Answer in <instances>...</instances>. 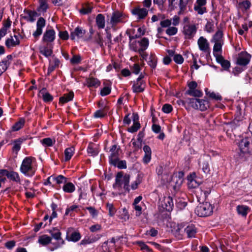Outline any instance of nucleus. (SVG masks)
<instances>
[{"instance_id": "f257e3e1", "label": "nucleus", "mask_w": 252, "mask_h": 252, "mask_svg": "<svg viewBox=\"0 0 252 252\" xmlns=\"http://www.w3.org/2000/svg\"><path fill=\"white\" fill-rule=\"evenodd\" d=\"M205 94L208 97H205L204 99H195L196 106H199V110H207L208 109H214L215 108L220 109H225V106H229L227 103H230V100H222V97L219 93L211 92L208 88L205 89Z\"/></svg>"}, {"instance_id": "f03ea898", "label": "nucleus", "mask_w": 252, "mask_h": 252, "mask_svg": "<svg viewBox=\"0 0 252 252\" xmlns=\"http://www.w3.org/2000/svg\"><path fill=\"white\" fill-rule=\"evenodd\" d=\"M32 157H27L23 160L20 170L27 177H32L35 173V168L32 165V161L35 160Z\"/></svg>"}, {"instance_id": "7ed1b4c3", "label": "nucleus", "mask_w": 252, "mask_h": 252, "mask_svg": "<svg viewBox=\"0 0 252 252\" xmlns=\"http://www.w3.org/2000/svg\"><path fill=\"white\" fill-rule=\"evenodd\" d=\"M213 210L212 205L208 202H205L196 208L195 213L199 217H205L211 215L213 213Z\"/></svg>"}, {"instance_id": "20e7f679", "label": "nucleus", "mask_w": 252, "mask_h": 252, "mask_svg": "<svg viewBox=\"0 0 252 252\" xmlns=\"http://www.w3.org/2000/svg\"><path fill=\"white\" fill-rule=\"evenodd\" d=\"M192 3L193 0H179L178 3L179 11L178 12V14H184L187 12L188 8L189 11H191Z\"/></svg>"}, {"instance_id": "39448f33", "label": "nucleus", "mask_w": 252, "mask_h": 252, "mask_svg": "<svg viewBox=\"0 0 252 252\" xmlns=\"http://www.w3.org/2000/svg\"><path fill=\"white\" fill-rule=\"evenodd\" d=\"M251 58V54L246 51H242L237 59L236 63L239 65L245 66L250 63Z\"/></svg>"}, {"instance_id": "423d86ee", "label": "nucleus", "mask_w": 252, "mask_h": 252, "mask_svg": "<svg viewBox=\"0 0 252 252\" xmlns=\"http://www.w3.org/2000/svg\"><path fill=\"white\" fill-rule=\"evenodd\" d=\"M120 148H117L116 145H113L110 151L111 152V155L109 157V160L110 164L116 166L117 162L119 158V152Z\"/></svg>"}, {"instance_id": "0eeeda50", "label": "nucleus", "mask_w": 252, "mask_h": 252, "mask_svg": "<svg viewBox=\"0 0 252 252\" xmlns=\"http://www.w3.org/2000/svg\"><path fill=\"white\" fill-rule=\"evenodd\" d=\"M197 31V28L194 24H187L184 26L183 32L185 36V39L192 38Z\"/></svg>"}, {"instance_id": "6e6552de", "label": "nucleus", "mask_w": 252, "mask_h": 252, "mask_svg": "<svg viewBox=\"0 0 252 252\" xmlns=\"http://www.w3.org/2000/svg\"><path fill=\"white\" fill-rule=\"evenodd\" d=\"M45 19L42 17H39L36 22V30L32 33V35L36 40H38L39 36L42 34L43 28L45 26Z\"/></svg>"}, {"instance_id": "1a4fd4ad", "label": "nucleus", "mask_w": 252, "mask_h": 252, "mask_svg": "<svg viewBox=\"0 0 252 252\" xmlns=\"http://www.w3.org/2000/svg\"><path fill=\"white\" fill-rule=\"evenodd\" d=\"M24 12L27 14V15H21V18L26 20L27 22L31 23H33L35 21L36 17H38L40 15V13H38L37 11L30 9H25Z\"/></svg>"}, {"instance_id": "9d476101", "label": "nucleus", "mask_w": 252, "mask_h": 252, "mask_svg": "<svg viewBox=\"0 0 252 252\" xmlns=\"http://www.w3.org/2000/svg\"><path fill=\"white\" fill-rule=\"evenodd\" d=\"M56 38V32L53 28L46 29L44 32L42 42L48 44V43H52L54 42Z\"/></svg>"}, {"instance_id": "9b49d317", "label": "nucleus", "mask_w": 252, "mask_h": 252, "mask_svg": "<svg viewBox=\"0 0 252 252\" xmlns=\"http://www.w3.org/2000/svg\"><path fill=\"white\" fill-rule=\"evenodd\" d=\"M131 13L133 15L137 16L138 20L145 19L148 14V10L145 8L135 7L131 10Z\"/></svg>"}, {"instance_id": "f8f14e48", "label": "nucleus", "mask_w": 252, "mask_h": 252, "mask_svg": "<svg viewBox=\"0 0 252 252\" xmlns=\"http://www.w3.org/2000/svg\"><path fill=\"white\" fill-rule=\"evenodd\" d=\"M81 238L80 233L73 230L72 228H69L66 233V239L69 241L77 242Z\"/></svg>"}, {"instance_id": "ddd939ff", "label": "nucleus", "mask_w": 252, "mask_h": 252, "mask_svg": "<svg viewBox=\"0 0 252 252\" xmlns=\"http://www.w3.org/2000/svg\"><path fill=\"white\" fill-rule=\"evenodd\" d=\"M53 44L48 43L45 46H40L39 47V52L46 58H48L52 56L53 53Z\"/></svg>"}, {"instance_id": "4468645a", "label": "nucleus", "mask_w": 252, "mask_h": 252, "mask_svg": "<svg viewBox=\"0 0 252 252\" xmlns=\"http://www.w3.org/2000/svg\"><path fill=\"white\" fill-rule=\"evenodd\" d=\"M86 31L84 30L82 27H77L75 28L74 31L70 32V37L72 40H74L77 37L78 39L83 37L86 34Z\"/></svg>"}, {"instance_id": "2eb2a0df", "label": "nucleus", "mask_w": 252, "mask_h": 252, "mask_svg": "<svg viewBox=\"0 0 252 252\" xmlns=\"http://www.w3.org/2000/svg\"><path fill=\"white\" fill-rule=\"evenodd\" d=\"M251 139L248 137L242 139L239 142V147L242 153H250V145Z\"/></svg>"}, {"instance_id": "dca6fc26", "label": "nucleus", "mask_w": 252, "mask_h": 252, "mask_svg": "<svg viewBox=\"0 0 252 252\" xmlns=\"http://www.w3.org/2000/svg\"><path fill=\"white\" fill-rule=\"evenodd\" d=\"M124 14L119 11H114L112 13L110 23L112 26L116 25L119 23L123 22Z\"/></svg>"}, {"instance_id": "f3484780", "label": "nucleus", "mask_w": 252, "mask_h": 252, "mask_svg": "<svg viewBox=\"0 0 252 252\" xmlns=\"http://www.w3.org/2000/svg\"><path fill=\"white\" fill-rule=\"evenodd\" d=\"M133 84L132 86V91L135 93H140L143 92L146 87V82L145 81H133Z\"/></svg>"}, {"instance_id": "a211bd4d", "label": "nucleus", "mask_w": 252, "mask_h": 252, "mask_svg": "<svg viewBox=\"0 0 252 252\" xmlns=\"http://www.w3.org/2000/svg\"><path fill=\"white\" fill-rule=\"evenodd\" d=\"M214 56L216 57L217 63L221 65L224 70H228L229 69L230 63L229 61L225 60L221 55L214 54Z\"/></svg>"}, {"instance_id": "6ab92c4d", "label": "nucleus", "mask_w": 252, "mask_h": 252, "mask_svg": "<svg viewBox=\"0 0 252 252\" xmlns=\"http://www.w3.org/2000/svg\"><path fill=\"white\" fill-rule=\"evenodd\" d=\"M197 43L199 48L201 51L204 52L208 51V53L210 54L209 44L205 38L203 36L200 37L198 40Z\"/></svg>"}, {"instance_id": "aec40b11", "label": "nucleus", "mask_w": 252, "mask_h": 252, "mask_svg": "<svg viewBox=\"0 0 252 252\" xmlns=\"http://www.w3.org/2000/svg\"><path fill=\"white\" fill-rule=\"evenodd\" d=\"M162 207L168 212H170L173 210L174 206L173 200L171 196L165 197L163 199Z\"/></svg>"}, {"instance_id": "412c9836", "label": "nucleus", "mask_w": 252, "mask_h": 252, "mask_svg": "<svg viewBox=\"0 0 252 252\" xmlns=\"http://www.w3.org/2000/svg\"><path fill=\"white\" fill-rule=\"evenodd\" d=\"M156 172L159 178L164 181H168V172L165 170V167L159 165L156 168Z\"/></svg>"}, {"instance_id": "4be33fe9", "label": "nucleus", "mask_w": 252, "mask_h": 252, "mask_svg": "<svg viewBox=\"0 0 252 252\" xmlns=\"http://www.w3.org/2000/svg\"><path fill=\"white\" fill-rule=\"evenodd\" d=\"M184 232L187 234L188 238H194L197 233V229L194 224H190L184 229Z\"/></svg>"}, {"instance_id": "5701e85b", "label": "nucleus", "mask_w": 252, "mask_h": 252, "mask_svg": "<svg viewBox=\"0 0 252 252\" xmlns=\"http://www.w3.org/2000/svg\"><path fill=\"white\" fill-rule=\"evenodd\" d=\"M86 85L88 88H97L100 85V81L96 78L90 77L86 79Z\"/></svg>"}, {"instance_id": "b1692460", "label": "nucleus", "mask_w": 252, "mask_h": 252, "mask_svg": "<svg viewBox=\"0 0 252 252\" xmlns=\"http://www.w3.org/2000/svg\"><path fill=\"white\" fill-rule=\"evenodd\" d=\"M74 97V93L72 91L68 93L64 94L63 96H61L59 98V104H63L73 99Z\"/></svg>"}, {"instance_id": "393cba45", "label": "nucleus", "mask_w": 252, "mask_h": 252, "mask_svg": "<svg viewBox=\"0 0 252 252\" xmlns=\"http://www.w3.org/2000/svg\"><path fill=\"white\" fill-rule=\"evenodd\" d=\"M25 122L24 118H19L17 122L12 126V131H17L22 128L25 125Z\"/></svg>"}, {"instance_id": "a878e982", "label": "nucleus", "mask_w": 252, "mask_h": 252, "mask_svg": "<svg viewBox=\"0 0 252 252\" xmlns=\"http://www.w3.org/2000/svg\"><path fill=\"white\" fill-rule=\"evenodd\" d=\"M25 140V138L21 137L13 140L12 151L13 152H15L16 154H17L18 152L20 151L21 149V145Z\"/></svg>"}, {"instance_id": "bb28decb", "label": "nucleus", "mask_w": 252, "mask_h": 252, "mask_svg": "<svg viewBox=\"0 0 252 252\" xmlns=\"http://www.w3.org/2000/svg\"><path fill=\"white\" fill-rule=\"evenodd\" d=\"M6 177L9 179L14 181L16 183H20L21 179L19 175V174L14 171H8L7 170Z\"/></svg>"}, {"instance_id": "cd10ccee", "label": "nucleus", "mask_w": 252, "mask_h": 252, "mask_svg": "<svg viewBox=\"0 0 252 252\" xmlns=\"http://www.w3.org/2000/svg\"><path fill=\"white\" fill-rule=\"evenodd\" d=\"M158 63V58L154 53H151L150 57L147 61L148 64L152 69H155Z\"/></svg>"}, {"instance_id": "c85d7f7f", "label": "nucleus", "mask_w": 252, "mask_h": 252, "mask_svg": "<svg viewBox=\"0 0 252 252\" xmlns=\"http://www.w3.org/2000/svg\"><path fill=\"white\" fill-rule=\"evenodd\" d=\"M38 2L39 5L36 8V11L39 12H46L49 8L47 0H39Z\"/></svg>"}, {"instance_id": "c756f323", "label": "nucleus", "mask_w": 252, "mask_h": 252, "mask_svg": "<svg viewBox=\"0 0 252 252\" xmlns=\"http://www.w3.org/2000/svg\"><path fill=\"white\" fill-rule=\"evenodd\" d=\"M195 176V173H193V174H190L189 176H188L189 188L194 189L199 186V183L197 182L196 180L194 178V177Z\"/></svg>"}, {"instance_id": "7c9ffc66", "label": "nucleus", "mask_w": 252, "mask_h": 252, "mask_svg": "<svg viewBox=\"0 0 252 252\" xmlns=\"http://www.w3.org/2000/svg\"><path fill=\"white\" fill-rule=\"evenodd\" d=\"M96 24L99 29H103L105 27V17L102 14H98L95 19Z\"/></svg>"}, {"instance_id": "2f4dec72", "label": "nucleus", "mask_w": 252, "mask_h": 252, "mask_svg": "<svg viewBox=\"0 0 252 252\" xmlns=\"http://www.w3.org/2000/svg\"><path fill=\"white\" fill-rule=\"evenodd\" d=\"M46 89L43 88L39 92L42 95L43 100L45 102H51L53 99V96L48 92H46Z\"/></svg>"}, {"instance_id": "473e14b6", "label": "nucleus", "mask_w": 252, "mask_h": 252, "mask_svg": "<svg viewBox=\"0 0 252 252\" xmlns=\"http://www.w3.org/2000/svg\"><path fill=\"white\" fill-rule=\"evenodd\" d=\"M237 212L239 215L246 217L248 214L249 207L245 205H238L237 206Z\"/></svg>"}, {"instance_id": "72a5a7b5", "label": "nucleus", "mask_w": 252, "mask_h": 252, "mask_svg": "<svg viewBox=\"0 0 252 252\" xmlns=\"http://www.w3.org/2000/svg\"><path fill=\"white\" fill-rule=\"evenodd\" d=\"M53 238L57 240H62V244H64V241L61 239V232L59 229L54 228L49 231Z\"/></svg>"}, {"instance_id": "f704fd0d", "label": "nucleus", "mask_w": 252, "mask_h": 252, "mask_svg": "<svg viewBox=\"0 0 252 252\" xmlns=\"http://www.w3.org/2000/svg\"><path fill=\"white\" fill-rule=\"evenodd\" d=\"M63 189L65 192L72 193L75 189V186L71 182H66L63 187Z\"/></svg>"}, {"instance_id": "c9c22d12", "label": "nucleus", "mask_w": 252, "mask_h": 252, "mask_svg": "<svg viewBox=\"0 0 252 252\" xmlns=\"http://www.w3.org/2000/svg\"><path fill=\"white\" fill-rule=\"evenodd\" d=\"M123 177V172H119L116 177L115 183L113 184V188H121L123 184V181H121V178Z\"/></svg>"}, {"instance_id": "e433bc0d", "label": "nucleus", "mask_w": 252, "mask_h": 252, "mask_svg": "<svg viewBox=\"0 0 252 252\" xmlns=\"http://www.w3.org/2000/svg\"><path fill=\"white\" fill-rule=\"evenodd\" d=\"M10 65V62L5 59L0 62V76L5 72Z\"/></svg>"}, {"instance_id": "4c0bfd02", "label": "nucleus", "mask_w": 252, "mask_h": 252, "mask_svg": "<svg viewBox=\"0 0 252 252\" xmlns=\"http://www.w3.org/2000/svg\"><path fill=\"white\" fill-rule=\"evenodd\" d=\"M123 184H124V189L129 192L130 190L129 189V180H130V175L127 174H126L124 176L123 175Z\"/></svg>"}, {"instance_id": "58836bf2", "label": "nucleus", "mask_w": 252, "mask_h": 252, "mask_svg": "<svg viewBox=\"0 0 252 252\" xmlns=\"http://www.w3.org/2000/svg\"><path fill=\"white\" fill-rule=\"evenodd\" d=\"M52 238L47 236V235H43L40 236L38 239V242L43 245L45 246L51 242Z\"/></svg>"}, {"instance_id": "ea45409f", "label": "nucleus", "mask_w": 252, "mask_h": 252, "mask_svg": "<svg viewBox=\"0 0 252 252\" xmlns=\"http://www.w3.org/2000/svg\"><path fill=\"white\" fill-rule=\"evenodd\" d=\"M74 147H71L66 148L64 151V160L65 161L69 160L74 152Z\"/></svg>"}, {"instance_id": "a19ab883", "label": "nucleus", "mask_w": 252, "mask_h": 252, "mask_svg": "<svg viewBox=\"0 0 252 252\" xmlns=\"http://www.w3.org/2000/svg\"><path fill=\"white\" fill-rule=\"evenodd\" d=\"M239 5L240 8H241L243 11H247L250 9L252 4L251 1L249 0H245L243 1L240 2Z\"/></svg>"}, {"instance_id": "79ce46f5", "label": "nucleus", "mask_w": 252, "mask_h": 252, "mask_svg": "<svg viewBox=\"0 0 252 252\" xmlns=\"http://www.w3.org/2000/svg\"><path fill=\"white\" fill-rule=\"evenodd\" d=\"M94 144L90 143L87 148V152L91 156H95L98 154L97 149L94 148Z\"/></svg>"}, {"instance_id": "37998d69", "label": "nucleus", "mask_w": 252, "mask_h": 252, "mask_svg": "<svg viewBox=\"0 0 252 252\" xmlns=\"http://www.w3.org/2000/svg\"><path fill=\"white\" fill-rule=\"evenodd\" d=\"M5 44L7 48H10L20 45V42H19L18 41H14L13 39V37L10 36V38H8L5 40Z\"/></svg>"}, {"instance_id": "c03bdc74", "label": "nucleus", "mask_w": 252, "mask_h": 252, "mask_svg": "<svg viewBox=\"0 0 252 252\" xmlns=\"http://www.w3.org/2000/svg\"><path fill=\"white\" fill-rule=\"evenodd\" d=\"M186 94L194 97H200L202 95L203 93L201 91L196 90H188L186 92Z\"/></svg>"}, {"instance_id": "a18cd8bd", "label": "nucleus", "mask_w": 252, "mask_h": 252, "mask_svg": "<svg viewBox=\"0 0 252 252\" xmlns=\"http://www.w3.org/2000/svg\"><path fill=\"white\" fill-rule=\"evenodd\" d=\"M187 205V202L182 198H178L176 200V206L178 209L180 210L184 209Z\"/></svg>"}, {"instance_id": "49530a36", "label": "nucleus", "mask_w": 252, "mask_h": 252, "mask_svg": "<svg viewBox=\"0 0 252 252\" xmlns=\"http://www.w3.org/2000/svg\"><path fill=\"white\" fill-rule=\"evenodd\" d=\"M52 180L53 181H56V183L58 184H60L62 183L65 184L67 182V178L63 175H60L57 177H53Z\"/></svg>"}, {"instance_id": "de8ad7c7", "label": "nucleus", "mask_w": 252, "mask_h": 252, "mask_svg": "<svg viewBox=\"0 0 252 252\" xmlns=\"http://www.w3.org/2000/svg\"><path fill=\"white\" fill-rule=\"evenodd\" d=\"M81 60L82 58L80 55H73L70 62L72 64H77L81 63Z\"/></svg>"}, {"instance_id": "09e8293b", "label": "nucleus", "mask_w": 252, "mask_h": 252, "mask_svg": "<svg viewBox=\"0 0 252 252\" xmlns=\"http://www.w3.org/2000/svg\"><path fill=\"white\" fill-rule=\"evenodd\" d=\"M245 115V111H236L234 115V121L239 122L242 121Z\"/></svg>"}, {"instance_id": "8fccbe9b", "label": "nucleus", "mask_w": 252, "mask_h": 252, "mask_svg": "<svg viewBox=\"0 0 252 252\" xmlns=\"http://www.w3.org/2000/svg\"><path fill=\"white\" fill-rule=\"evenodd\" d=\"M11 25V21L9 18H8L6 21H3L2 27L0 30H3L2 31H4L7 34V29L10 27Z\"/></svg>"}, {"instance_id": "3c124183", "label": "nucleus", "mask_w": 252, "mask_h": 252, "mask_svg": "<svg viewBox=\"0 0 252 252\" xmlns=\"http://www.w3.org/2000/svg\"><path fill=\"white\" fill-rule=\"evenodd\" d=\"M214 28V21L211 20V21H207L205 29L207 32L211 33L213 32V28Z\"/></svg>"}, {"instance_id": "603ef678", "label": "nucleus", "mask_w": 252, "mask_h": 252, "mask_svg": "<svg viewBox=\"0 0 252 252\" xmlns=\"http://www.w3.org/2000/svg\"><path fill=\"white\" fill-rule=\"evenodd\" d=\"M140 127V124L139 122L133 123L132 126L129 127L127 129L128 131L131 133L136 132Z\"/></svg>"}, {"instance_id": "864d4df0", "label": "nucleus", "mask_w": 252, "mask_h": 252, "mask_svg": "<svg viewBox=\"0 0 252 252\" xmlns=\"http://www.w3.org/2000/svg\"><path fill=\"white\" fill-rule=\"evenodd\" d=\"M111 85L103 87L100 91V95L102 96L107 95L111 93Z\"/></svg>"}, {"instance_id": "5fc2aeb1", "label": "nucleus", "mask_w": 252, "mask_h": 252, "mask_svg": "<svg viewBox=\"0 0 252 252\" xmlns=\"http://www.w3.org/2000/svg\"><path fill=\"white\" fill-rule=\"evenodd\" d=\"M223 35V32L221 30H219L214 35L213 39L215 42H220L221 39Z\"/></svg>"}, {"instance_id": "6e6d98bb", "label": "nucleus", "mask_w": 252, "mask_h": 252, "mask_svg": "<svg viewBox=\"0 0 252 252\" xmlns=\"http://www.w3.org/2000/svg\"><path fill=\"white\" fill-rule=\"evenodd\" d=\"M194 10L199 15H202L207 12L206 8L205 7H203V6L195 5L194 6Z\"/></svg>"}, {"instance_id": "4d7b16f0", "label": "nucleus", "mask_w": 252, "mask_h": 252, "mask_svg": "<svg viewBox=\"0 0 252 252\" xmlns=\"http://www.w3.org/2000/svg\"><path fill=\"white\" fill-rule=\"evenodd\" d=\"M136 243L139 247H140L141 250L146 251L148 252H150L152 251V249H151L147 245H146L144 242L142 241H137Z\"/></svg>"}, {"instance_id": "13d9d810", "label": "nucleus", "mask_w": 252, "mask_h": 252, "mask_svg": "<svg viewBox=\"0 0 252 252\" xmlns=\"http://www.w3.org/2000/svg\"><path fill=\"white\" fill-rule=\"evenodd\" d=\"M137 42L139 44L140 47L145 49H147L149 44V39L147 37L142 38L140 41H138Z\"/></svg>"}, {"instance_id": "bf43d9fd", "label": "nucleus", "mask_w": 252, "mask_h": 252, "mask_svg": "<svg viewBox=\"0 0 252 252\" xmlns=\"http://www.w3.org/2000/svg\"><path fill=\"white\" fill-rule=\"evenodd\" d=\"M107 209L109 210V215L110 216H113L116 212V208L112 203H107L106 204Z\"/></svg>"}, {"instance_id": "052dcab7", "label": "nucleus", "mask_w": 252, "mask_h": 252, "mask_svg": "<svg viewBox=\"0 0 252 252\" xmlns=\"http://www.w3.org/2000/svg\"><path fill=\"white\" fill-rule=\"evenodd\" d=\"M178 32V29L174 27H169L166 30V33L169 36L175 35Z\"/></svg>"}, {"instance_id": "680f3d73", "label": "nucleus", "mask_w": 252, "mask_h": 252, "mask_svg": "<svg viewBox=\"0 0 252 252\" xmlns=\"http://www.w3.org/2000/svg\"><path fill=\"white\" fill-rule=\"evenodd\" d=\"M97 240H98V239H96V237L93 238H85L81 241V244L83 245L89 244L93 243L95 242Z\"/></svg>"}, {"instance_id": "e2e57ef3", "label": "nucleus", "mask_w": 252, "mask_h": 252, "mask_svg": "<svg viewBox=\"0 0 252 252\" xmlns=\"http://www.w3.org/2000/svg\"><path fill=\"white\" fill-rule=\"evenodd\" d=\"M59 36L63 40H67L69 38L68 33L66 31H60L59 32Z\"/></svg>"}, {"instance_id": "0e129e2a", "label": "nucleus", "mask_w": 252, "mask_h": 252, "mask_svg": "<svg viewBox=\"0 0 252 252\" xmlns=\"http://www.w3.org/2000/svg\"><path fill=\"white\" fill-rule=\"evenodd\" d=\"M213 47V54H216L215 52H219L222 51V44L220 42H215Z\"/></svg>"}, {"instance_id": "69168bd1", "label": "nucleus", "mask_w": 252, "mask_h": 252, "mask_svg": "<svg viewBox=\"0 0 252 252\" xmlns=\"http://www.w3.org/2000/svg\"><path fill=\"white\" fill-rule=\"evenodd\" d=\"M173 60L176 63L181 64L183 63L184 59L181 55L177 54L174 55Z\"/></svg>"}, {"instance_id": "338daca9", "label": "nucleus", "mask_w": 252, "mask_h": 252, "mask_svg": "<svg viewBox=\"0 0 252 252\" xmlns=\"http://www.w3.org/2000/svg\"><path fill=\"white\" fill-rule=\"evenodd\" d=\"M131 143L133 145V148H134V151H137L142 147V142H136L134 138L132 139Z\"/></svg>"}, {"instance_id": "774afa93", "label": "nucleus", "mask_w": 252, "mask_h": 252, "mask_svg": "<svg viewBox=\"0 0 252 252\" xmlns=\"http://www.w3.org/2000/svg\"><path fill=\"white\" fill-rule=\"evenodd\" d=\"M41 143L43 145L48 147H51L53 145L52 139L49 137L43 139L41 140Z\"/></svg>"}]
</instances>
